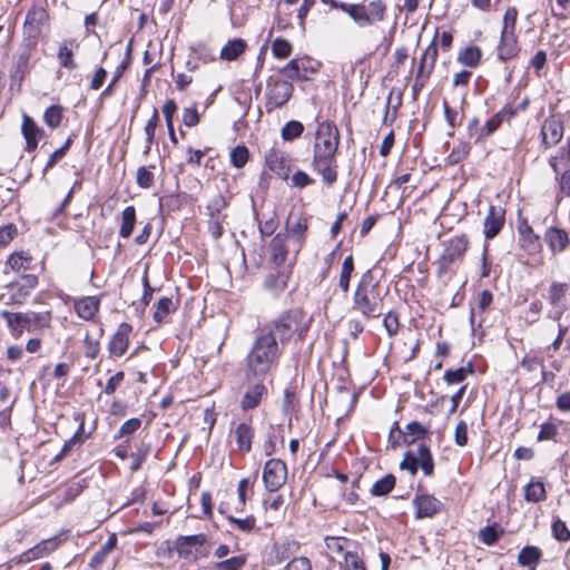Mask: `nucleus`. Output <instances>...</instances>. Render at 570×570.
<instances>
[{
	"label": "nucleus",
	"mask_w": 570,
	"mask_h": 570,
	"mask_svg": "<svg viewBox=\"0 0 570 570\" xmlns=\"http://www.w3.org/2000/svg\"><path fill=\"white\" fill-rule=\"evenodd\" d=\"M264 380L265 377H248L247 373L244 374V393L239 401V407L243 411L258 407L267 396L268 391Z\"/></svg>",
	"instance_id": "obj_6"
},
{
	"label": "nucleus",
	"mask_w": 570,
	"mask_h": 570,
	"mask_svg": "<svg viewBox=\"0 0 570 570\" xmlns=\"http://www.w3.org/2000/svg\"><path fill=\"white\" fill-rule=\"evenodd\" d=\"M482 57V51L476 46H470L464 48L458 56V60L464 66L474 68L476 67Z\"/></svg>",
	"instance_id": "obj_32"
},
{
	"label": "nucleus",
	"mask_w": 570,
	"mask_h": 570,
	"mask_svg": "<svg viewBox=\"0 0 570 570\" xmlns=\"http://www.w3.org/2000/svg\"><path fill=\"white\" fill-rule=\"evenodd\" d=\"M158 122H159L158 110L154 109L153 115L149 118V120L147 121L145 129H144L146 138H147V142H148V145L146 146V153L149 151V149H150V145L155 138V131L158 126Z\"/></svg>",
	"instance_id": "obj_53"
},
{
	"label": "nucleus",
	"mask_w": 570,
	"mask_h": 570,
	"mask_svg": "<svg viewBox=\"0 0 570 570\" xmlns=\"http://www.w3.org/2000/svg\"><path fill=\"white\" fill-rule=\"evenodd\" d=\"M417 468H421L424 475L431 476L434 473V462L429 446L420 443L417 451L414 452Z\"/></svg>",
	"instance_id": "obj_23"
},
{
	"label": "nucleus",
	"mask_w": 570,
	"mask_h": 570,
	"mask_svg": "<svg viewBox=\"0 0 570 570\" xmlns=\"http://www.w3.org/2000/svg\"><path fill=\"white\" fill-rule=\"evenodd\" d=\"M346 570H366L363 560L355 552L345 553Z\"/></svg>",
	"instance_id": "obj_63"
},
{
	"label": "nucleus",
	"mask_w": 570,
	"mask_h": 570,
	"mask_svg": "<svg viewBox=\"0 0 570 570\" xmlns=\"http://www.w3.org/2000/svg\"><path fill=\"white\" fill-rule=\"evenodd\" d=\"M136 224V209L134 206H127L121 214V224L119 228V236L128 238L135 228Z\"/></svg>",
	"instance_id": "obj_29"
},
{
	"label": "nucleus",
	"mask_w": 570,
	"mask_h": 570,
	"mask_svg": "<svg viewBox=\"0 0 570 570\" xmlns=\"http://www.w3.org/2000/svg\"><path fill=\"white\" fill-rule=\"evenodd\" d=\"M438 59V47L432 41L424 50L417 68V79H428L432 73Z\"/></svg>",
	"instance_id": "obj_15"
},
{
	"label": "nucleus",
	"mask_w": 570,
	"mask_h": 570,
	"mask_svg": "<svg viewBox=\"0 0 570 570\" xmlns=\"http://www.w3.org/2000/svg\"><path fill=\"white\" fill-rule=\"evenodd\" d=\"M403 441L406 444H413L416 441L423 440L429 434V428H425L417 421L410 422L405 425L403 431Z\"/></svg>",
	"instance_id": "obj_25"
},
{
	"label": "nucleus",
	"mask_w": 570,
	"mask_h": 570,
	"mask_svg": "<svg viewBox=\"0 0 570 570\" xmlns=\"http://www.w3.org/2000/svg\"><path fill=\"white\" fill-rule=\"evenodd\" d=\"M287 480V466L279 459H269L263 470V482L265 489L275 492L281 489Z\"/></svg>",
	"instance_id": "obj_8"
},
{
	"label": "nucleus",
	"mask_w": 570,
	"mask_h": 570,
	"mask_svg": "<svg viewBox=\"0 0 570 570\" xmlns=\"http://www.w3.org/2000/svg\"><path fill=\"white\" fill-rule=\"evenodd\" d=\"M22 283L12 285V288L17 287L19 292V297H26L30 294L31 289H33L38 284V277L32 274H24L21 277Z\"/></svg>",
	"instance_id": "obj_47"
},
{
	"label": "nucleus",
	"mask_w": 570,
	"mask_h": 570,
	"mask_svg": "<svg viewBox=\"0 0 570 570\" xmlns=\"http://www.w3.org/2000/svg\"><path fill=\"white\" fill-rule=\"evenodd\" d=\"M206 542V535L203 533L194 535H180L175 542V549L180 557L189 558L193 556V548L203 546Z\"/></svg>",
	"instance_id": "obj_16"
},
{
	"label": "nucleus",
	"mask_w": 570,
	"mask_h": 570,
	"mask_svg": "<svg viewBox=\"0 0 570 570\" xmlns=\"http://www.w3.org/2000/svg\"><path fill=\"white\" fill-rule=\"evenodd\" d=\"M294 86L291 81L271 77L265 94V109L268 114L282 108L291 98Z\"/></svg>",
	"instance_id": "obj_5"
},
{
	"label": "nucleus",
	"mask_w": 570,
	"mask_h": 570,
	"mask_svg": "<svg viewBox=\"0 0 570 570\" xmlns=\"http://www.w3.org/2000/svg\"><path fill=\"white\" fill-rule=\"evenodd\" d=\"M383 326L386 330L387 335L391 337L395 335L400 327L399 316L393 312H389L384 315Z\"/></svg>",
	"instance_id": "obj_60"
},
{
	"label": "nucleus",
	"mask_w": 570,
	"mask_h": 570,
	"mask_svg": "<svg viewBox=\"0 0 570 570\" xmlns=\"http://www.w3.org/2000/svg\"><path fill=\"white\" fill-rule=\"evenodd\" d=\"M544 239L553 253L562 252L569 244V237L566 230L550 227L544 234Z\"/></svg>",
	"instance_id": "obj_18"
},
{
	"label": "nucleus",
	"mask_w": 570,
	"mask_h": 570,
	"mask_svg": "<svg viewBox=\"0 0 570 570\" xmlns=\"http://www.w3.org/2000/svg\"><path fill=\"white\" fill-rule=\"evenodd\" d=\"M43 120L50 128H57L62 120V108L58 105H52L46 109Z\"/></svg>",
	"instance_id": "obj_44"
},
{
	"label": "nucleus",
	"mask_w": 570,
	"mask_h": 570,
	"mask_svg": "<svg viewBox=\"0 0 570 570\" xmlns=\"http://www.w3.org/2000/svg\"><path fill=\"white\" fill-rule=\"evenodd\" d=\"M505 210L501 206H490L484 218V236L487 239L494 238L504 225Z\"/></svg>",
	"instance_id": "obj_11"
},
{
	"label": "nucleus",
	"mask_w": 570,
	"mask_h": 570,
	"mask_svg": "<svg viewBox=\"0 0 570 570\" xmlns=\"http://www.w3.org/2000/svg\"><path fill=\"white\" fill-rule=\"evenodd\" d=\"M367 16L371 19V24L375 21H382L385 17L386 6L382 0L371 1L367 6Z\"/></svg>",
	"instance_id": "obj_45"
},
{
	"label": "nucleus",
	"mask_w": 570,
	"mask_h": 570,
	"mask_svg": "<svg viewBox=\"0 0 570 570\" xmlns=\"http://www.w3.org/2000/svg\"><path fill=\"white\" fill-rule=\"evenodd\" d=\"M83 422L81 421L78 428V431L73 434V436L67 441L61 450V452L57 455L56 460L65 456L75 444H80L83 442Z\"/></svg>",
	"instance_id": "obj_59"
},
{
	"label": "nucleus",
	"mask_w": 570,
	"mask_h": 570,
	"mask_svg": "<svg viewBox=\"0 0 570 570\" xmlns=\"http://www.w3.org/2000/svg\"><path fill=\"white\" fill-rule=\"evenodd\" d=\"M28 321L26 322V330L28 332L35 331L38 327H46L50 323V313H26Z\"/></svg>",
	"instance_id": "obj_38"
},
{
	"label": "nucleus",
	"mask_w": 570,
	"mask_h": 570,
	"mask_svg": "<svg viewBox=\"0 0 570 570\" xmlns=\"http://www.w3.org/2000/svg\"><path fill=\"white\" fill-rule=\"evenodd\" d=\"M354 272V259L352 255H348L344 258L342 264V269L338 279V287L342 289L344 294L350 291V282L352 274Z\"/></svg>",
	"instance_id": "obj_30"
},
{
	"label": "nucleus",
	"mask_w": 570,
	"mask_h": 570,
	"mask_svg": "<svg viewBox=\"0 0 570 570\" xmlns=\"http://www.w3.org/2000/svg\"><path fill=\"white\" fill-rule=\"evenodd\" d=\"M519 233L523 242H527L529 245L538 244L539 236L534 234L532 227L527 222H523L519 225Z\"/></svg>",
	"instance_id": "obj_62"
},
{
	"label": "nucleus",
	"mask_w": 570,
	"mask_h": 570,
	"mask_svg": "<svg viewBox=\"0 0 570 570\" xmlns=\"http://www.w3.org/2000/svg\"><path fill=\"white\" fill-rule=\"evenodd\" d=\"M518 18V10L509 7L503 16V27L501 33H514Z\"/></svg>",
	"instance_id": "obj_55"
},
{
	"label": "nucleus",
	"mask_w": 570,
	"mask_h": 570,
	"mask_svg": "<svg viewBox=\"0 0 570 570\" xmlns=\"http://www.w3.org/2000/svg\"><path fill=\"white\" fill-rule=\"evenodd\" d=\"M30 264L31 257L24 252L13 253L8 258V265L14 272L27 271L30 268Z\"/></svg>",
	"instance_id": "obj_39"
},
{
	"label": "nucleus",
	"mask_w": 570,
	"mask_h": 570,
	"mask_svg": "<svg viewBox=\"0 0 570 570\" xmlns=\"http://www.w3.org/2000/svg\"><path fill=\"white\" fill-rule=\"evenodd\" d=\"M502 120H503L502 111L498 112L493 117H491L484 124V126L481 128L478 139L485 138V137L490 136L491 134H493L501 126Z\"/></svg>",
	"instance_id": "obj_52"
},
{
	"label": "nucleus",
	"mask_w": 570,
	"mask_h": 570,
	"mask_svg": "<svg viewBox=\"0 0 570 570\" xmlns=\"http://www.w3.org/2000/svg\"><path fill=\"white\" fill-rule=\"evenodd\" d=\"M247 48L245 40L236 38L229 40L220 50L219 58L225 61H234L242 56Z\"/></svg>",
	"instance_id": "obj_22"
},
{
	"label": "nucleus",
	"mask_w": 570,
	"mask_h": 570,
	"mask_svg": "<svg viewBox=\"0 0 570 570\" xmlns=\"http://www.w3.org/2000/svg\"><path fill=\"white\" fill-rule=\"evenodd\" d=\"M326 548L336 553H342L345 550V544L348 542L346 538L342 537H325Z\"/></svg>",
	"instance_id": "obj_61"
},
{
	"label": "nucleus",
	"mask_w": 570,
	"mask_h": 570,
	"mask_svg": "<svg viewBox=\"0 0 570 570\" xmlns=\"http://www.w3.org/2000/svg\"><path fill=\"white\" fill-rule=\"evenodd\" d=\"M350 17L360 27L371 26V19L367 16V9L364 4L356 3L353 12H350Z\"/></svg>",
	"instance_id": "obj_57"
},
{
	"label": "nucleus",
	"mask_w": 570,
	"mask_h": 570,
	"mask_svg": "<svg viewBox=\"0 0 570 570\" xmlns=\"http://www.w3.org/2000/svg\"><path fill=\"white\" fill-rule=\"evenodd\" d=\"M443 111L444 117L448 122V125L451 127V129H454L455 127L460 126L463 119V112H459L458 110L450 107L448 101H443ZM450 137L454 135L453 130H451L448 134Z\"/></svg>",
	"instance_id": "obj_42"
},
{
	"label": "nucleus",
	"mask_w": 570,
	"mask_h": 570,
	"mask_svg": "<svg viewBox=\"0 0 570 570\" xmlns=\"http://www.w3.org/2000/svg\"><path fill=\"white\" fill-rule=\"evenodd\" d=\"M285 570H312V564L306 557L293 558L287 563Z\"/></svg>",
	"instance_id": "obj_64"
},
{
	"label": "nucleus",
	"mask_w": 570,
	"mask_h": 570,
	"mask_svg": "<svg viewBox=\"0 0 570 570\" xmlns=\"http://www.w3.org/2000/svg\"><path fill=\"white\" fill-rule=\"evenodd\" d=\"M131 332V326L128 323H121L116 331V333L111 336L109 342V352L114 356H121L126 353L128 343H129V333Z\"/></svg>",
	"instance_id": "obj_13"
},
{
	"label": "nucleus",
	"mask_w": 570,
	"mask_h": 570,
	"mask_svg": "<svg viewBox=\"0 0 570 570\" xmlns=\"http://www.w3.org/2000/svg\"><path fill=\"white\" fill-rule=\"evenodd\" d=\"M542 142L546 147L556 146L563 136V125L556 116L548 117L541 127Z\"/></svg>",
	"instance_id": "obj_12"
},
{
	"label": "nucleus",
	"mask_w": 570,
	"mask_h": 570,
	"mask_svg": "<svg viewBox=\"0 0 570 570\" xmlns=\"http://www.w3.org/2000/svg\"><path fill=\"white\" fill-rule=\"evenodd\" d=\"M248 160V149L239 145L235 147L230 153V163L236 168H242L246 165Z\"/></svg>",
	"instance_id": "obj_54"
},
{
	"label": "nucleus",
	"mask_w": 570,
	"mask_h": 570,
	"mask_svg": "<svg viewBox=\"0 0 570 570\" xmlns=\"http://www.w3.org/2000/svg\"><path fill=\"white\" fill-rule=\"evenodd\" d=\"M2 315L7 318L9 326L13 330L20 332L26 330V322L28 321L26 313H10L4 311L2 312Z\"/></svg>",
	"instance_id": "obj_51"
},
{
	"label": "nucleus",
	"mask_w": 570,
	"mask_h": 570,
	"mask_svg": "<svg viewBox=\"0 0 570 570\" xmlns=\"http://www.w3.org/2000/svg\"><path fill=\"white\" fill-rule=\"evenodd\" d=\"M552 533L554 539L560 542H567L570 540V530L568 529L566 522L559 518L552 522Z\"/></svg>",
	"instance_id": "obj_56"
},
{
	"label": "nucleus",
	"mask_w": 570,
	"mask_h": 570,
	"mask_svg": "<svg viewBox=\"0 0 570 570\" xmlns=\"http://www.w3.org/2000/svg\"><path fill=\"white\" fill-rule=\"evenodd\" d=\"M272 52L276 58L285 59L292 53V45L283 38H276L272 42Z\"/></svg>",
	"instance_id": "obj_49"
},
{
	"label": "nucleus",
	"mask_w": 570,
	"mask_h": 570,
	"mask_svg": "<svg viewBox=\"0 0 570 570\" xmlns=\"http://www.w3.org/2000/svg\"><path fill=\"white\" fill-rule=\"evenodd\" d=\"M473 373V366L469 363L466 366H461L455 370H446L444 373V381L448 384H459L462 383L469 374Z\"/></svg>",
	"instance_id": "obj_37"
},
{
	"label": "nucleus",
	"mask_w": 570,
	"mask_h": 570,
	"mask_svg": "<svg viewBox=\"0 0 570 570\" xmlns=\"http://www.w3.org/2000/svg\"><path fill=\"white\" fill-rule=\"evenodd\" d=\"M468 248V239L464 236H455L444 248L438 264V275H444L452 264L461 261Z\"/></svg>",
	"instance_id": "obj_7"
},
{
	"label": "nucleus",
	"mask_w": 570,
	"mask_h": 570,
	"mask_svg": "<svg viewBox=\"0 0 570 570\" xmlns=\"http://www.w3.org/2000/svg\"><path fill=\"white\" fill-rule=\"evenodd\" d=\"M278 439L281 443H284V436L278 434L274 426H271L267 433V440L264 443V453L267 456L275 453Z\"/></svg>",
	"instance_id": "obj_50"
},
{
	"label": "nucleus",
	"mask_w": 570,
	"mask_h": 570,
	"mask_svg": "<svg viewBox=\"0 0 570 570\" xmlns=\"http://www.w3.org/2000/svg\"><path fill=\"white\" fill-rule=\"evenodd\" d=\"M175 311L174 302L169 297H161L156 305V311L154 312V321L157 323H161L164 318Z\"/></svg>",
	"instance_id": "obj_41"
},
{
	"label": "nucleus",
	"mask_w": 570,
	"mask_h": 570,
	"mask_svg": "<svg viewBox=\"0 0 570 570\" xmlns=\"http://www.w3.org/2000/svg\"><path fill=\"white\" fill-rule=\"evenodd\" d=\"M227 202L222 194L215 195L207 204L208 217H226L223 210L226 208Z\"/></svg>",
	"instance_id": "obj_43"
},
{
	"label": "nucleus",
	"mask_w": 570,
	"mask_h": 570,
	"mask_svg": "<svg viewBox=\"0 0 570 570\" xmlns=\"http://www.w3.org/2000/svg\"><path fill=\"white\" fill-rule=\"evenodd\" d=\"M395 476L393 474H386L382 479L373 483L371 493L374 497H383L389 494L395 487Z\"/></svg>",
	"instance_id": "obj_35"
},
{
	"label": "nucleus",
	"mask_w": 570,
	"mask_h": 570,
	"mask_svg": "<svg viewBox=\"0 0 570 570\" xmlns=\"http://www.w3.org/2000/svg\"><path fill=\"white\" fill-rule=\"evenodd\" d=\"M117 543L116 535L112 534L108 540L100 547V549L91 557L90 567L97 569L104 563L106 557L115 549Z\"/></svg>",
	"instance_id": "obj_31"
},
{
	"label": "nucleus",
	"mask_w": 570,
	"mask_h": 570,
	"mask_svg": "<svg viewBox=\"0 0 570 570\" xmlns=\"http://www.w3.org/2000/svg\"><path fill=\"white\" fill-rule=\"evenodd\" d=\"M99 305L98 297L86 296L75 302V311L80 318L90 321L97 314Z\"/></svg>",
	"instance_id": "obj_17"
},
{
	"label": "nucleus",
	"mask_w": 570,
	"mask_h": 570,
	"mask_svg": "<svg viewBox=\"0 0 570 570\" xmlns=\"http://www.w3.org/2000/svg\"><path fill=\"white\" fill-rule=\"evenodd\" d=\"M470 153V145L468 142H459L448 156L449 165H456L462 161Z\"/></svg>",
	"instance_id": "obj_48"
},
{
	"label": "nucleus",
	"mask_w": 570,
	"mask_h": 570,
	"mask_svg": "<svg viewBox=\"0 0 570 570\" xmlns=\"http://www.w3.org/2000/svg\"><path fill=\"white\" fill-rule=\"evenodd\" d=\"M49 14L43 7L33 6L26 16L24 23L35 32H39L47 24Z\"/></svg>",
	"instance_id": "obj_21"
},
{
	"label": "nucleus",
	"mask_w": 570,
	"mask_h": 570,
	"mask_svg": "<svg viewBox=\"0 0 570 570\" xmlns=\"http://www.w3.org/2000/svg\"><path fill=\"white\" fill-rule=\"evenodd\" d=\"M415 518H432L443 509V503L433 495L422 494L417 495L414 501Z\"/></svg>",
	"instance_id": "obj_10"
},
{
	"label": "nucleus",
	"mask_w": 570,
	"mask_h": 570,
	"mask_svg": "<svg viewBox=\"0 0 570 570\" xmlns=\"http://www.w3.org/2000/svg\"><path fill=\"white\" fill-rule=\"evenodd\" d=\"M338 145L340 131L336 125L331 121L321 122L316 130L311 165L328 186L337 180L336 153Z\"/></svg>",
	"instance_id": "obj_1"
},
{
	"label": "nucleus",
	"mask_w": 570,
	"mask_h": 570,
	"mask_svg": "<svg viewBox=\"0 0 570 570\" xmlns=\"http://www.w3.org/2000/svg\"><path fill=\"white\" fill-rule=\"evenodd\" d=\"M282 348L271 332H259L245 358L248 377H266L277 366Z\"/></svg>",
	"instance_id": "obj_2"
},
{
	"label": "nucleus",
	"mask_w": 570,
	"mask_h": 570,
	"mask_svg": "<svg viewBox=\"0 0 570 570\" xmlns=\"http://www.w3.org/2000/svg\"><path fill=\"white\" fill-rule=\"evenodd\" d=\"M21 131L26 139V150H36L38 146V139L43 135V130L37 126L30 116L24 114L22 117Z\"/></svg>",
	"instance_id": "obj_14"
},
{
	"label": "nucleus",
	"mask_w": 570,
	"mask_h": 570,
	"mask_svg": "<svg viewBox=\"0 0 570 570\" xmlns=\"http://www.w3.org/2000/svg\"><path fill=\"white\" fill-rule=\"evenodd\" d=\"M569 289L568 284L553 282L549 287L548 301L552 306L566 305L563 298Z\"/></svg>",
	"instance_id": "obj_36"
},
{
	"label": "nucleus",
	"mask_w": 570,
	"mask_h": 570,
	"mask_svg": "<svg viewBox=\"0 0 570 570\" xmlns=\"http://www.w3.org/2000/svg\"><path fill=\"white\" fill-rule=\"evenodd\" d=\"M299 549L296 541H285L274 546L276 562L281 563L286 559L293 557Z\"/></svg>",
	"instance_id": "obj_33"
},
{
	"label": "nucleus",
	"mask_w": 570,
	"mask_h": 570,
	"mask_svg": "<svg viewBox=\"0 0 570 570\" xmlns=\"http://www.w3.org/2000/svg\"><path fill=\"white\" fill-rule=\"evenodd\" d=\"M286 238V235L278 233L273 237L269 245L271 258L273 263L278 266L284 264L287 257V249L285 245Z\"/></svg>",
	"instance_id": "obj_24"
},
{
	"label": "nucleus",
	"mask_w": 570,
	"mask_h": 570,
	"mask_svg": "<svg viewBox=\"0 0 570 570\" xmlns=\"http://www.w3.org/2000/svg\"><path fill=\"white\" fill-rule=\"evenodd\" d=\"M304 131V126L298 120H289L282 128L281 135L285 141H292L298 138Z\"/></svg>",
	"instance_id": "obj_40"
},
{
	"label": "nucleus",
	"mask_w": 570,
	"mask_h": 570,
	"mask_svg": "<svg viewBox=\"0 0 570 570\" xmlns=\"http://www.w3.org/2000/svg\"><path fill=\"white\" fill-rule=\"evenodd\" d=\"M302 71H306V67L298 59H292L288 63L279 69V72L284 73L289 80L306 79V76L303 75Z\"/></svg>",
	"instance_id": "obj_34"
},
{
	"label": "nucleus",
	"mask_w": 570,
	"mask_h": 570,
	"mask_svg": "<svg viewBox=\"0 0 570 570\" xmlns=\"http://www.w3.org/2000/svg\"><path fill=\"white\" fill-rule=\"evenodd\" d=\"M546 488L541 481L531 480L524 488V499L528 502L538 503L546 500Z\"/></svg>",
	"instance_id": "obj_28"
},
{
	"label": "nucleus",
	"mask_w": 570,
	"mask_h": 570,
	"mask_svg": "<svg viewBox=\"0 0 570 570\" xmlns=\"http://www.w3.org/2000/svg\"><path fill=\"white\" fill-rule=\"evenodd\" d=\"M542 558V552L538 547L527 546L518 553V563L521 567H527L529 570H535Z\"/></svg>",
	"instance_id": "obj_20"
},
{
	"label": "nucleus",
	"mask_w": 570,
	"mask_h": 570,
	"mask_svg": "<svg viewBox=\"0 0 570 570\" xmlns=\"http://www.w3.org/2000/svg\"><path fill=\"white\" fill-rule=\"evenodd\" d=\"M245 563V556H236L227 560L216 562L214 564V570H242Z\"/></svg>",
	"instance_id": "obj_46"
},
{
	"label": "nucleus",
	"mask_w": 570,
	"mask_h": 570,
	"mask_svg": "<svg viewBox=\"0 0 570 570\" xmlns=\"http://www.w3.org/2000/svg\"><path fill=\"white\" fill-rule=\"evenodd\" d=\"M387 291L383 289L375 279L372 269H367L361 276L353 294L352 309L360 313L366 320L376 318L384 313V297Z\"/></svg>",
	"instance_id": "obj_3"
},
{
	"label": "nucleus",
	"mask_w": 570,
	"mask_h": 570,
	"mask_svg": "<svg viewBox=\"0 0 570 570\" xmlns=\"http://www.w3.org/2000/svg\"><path fill=\"white\" fill-rule=\"evenodd\" d=\"M309 328V320L301 308H293L281 314L276 320L266 324L262 332H271L279 345H284L293 336L304 340Z\"/></svg>",
	"instance_id": "obj_4"
},
{
	"label": "nucleus",
	"mask_w": 570,
	"mask_h": 570,
	"mask_svg": "<svg viewBox=\"0 0 570 570\" xmlns=\"http://www.w3.org/2000/svg\"><path fill=\"white\" fill-rule=\"evenodd\" d=\"M308 229V220L303 215H291L286 223V237H289L294 244V253L297 255L305 242L306 232Z\"/></svg>",
	"instance_id": "obj_9"
},
{
	"label": "nucleus",
	"mask_w": 570,
	"mask_h": 570,
	"mask_svg": "<svg viewBox=\"0 0 570 570\" xmlns=\"http://www.w3.org/2000/svg\"><path fill=\"white\" fill-rule=\"evenodd\" d=\"M77 47L78 45L73 40H65L60 45L57 58L62 67L69 70L77 68V63L73 60V48Z\"/></svg>",
	"instance_id": "obj_27"
},
{
	"label": "nucleus",
	"mask_w": 570,
	"mask_h": 570,
	"mask_svg": "<svg viewBox=\"0 0 570 570\" xmlns=\"http://www.w3.org/2000/svg\"><path fill=\"white\" fill-rule=\"evenodd\" d=\"M519 47L514 33H501L500 43L498 46V58L502 61L515 57Z\"/></svg>",
	"instance_id": "obj_19"
},
{
	"label": "nucleus",
	"mask_w": 570,
	"mask_h": 570,
	"mask_svg": "<svg viewBox=\"0 0 570 570\" xmlns=\"http://www.w3.org/2000/svg\"><path fill=\"white\" fill-rule=\"evenodd\" d=\"M136 181L140 188H150L154 184V174L145 166H141L137 170Z\"/></svg>",
	"instance_id": "obj_58"
},
{
	"label": "nucleus",
	"mask_w": 570,
	"mask_h": 570,
	"mask_svg": "<svg viewBox=\"0 0 570 570\" xmlns=\"http://www.w3.org/2000/svg\"><path fill=\"white\" fill-rule=\"evenodd\" d=\"M236 443L240 451L249 452L254 438V429L247 423H240L235 429Z\"/></svg>",
	"instance_id": "obj_26"
}]
</instances>
